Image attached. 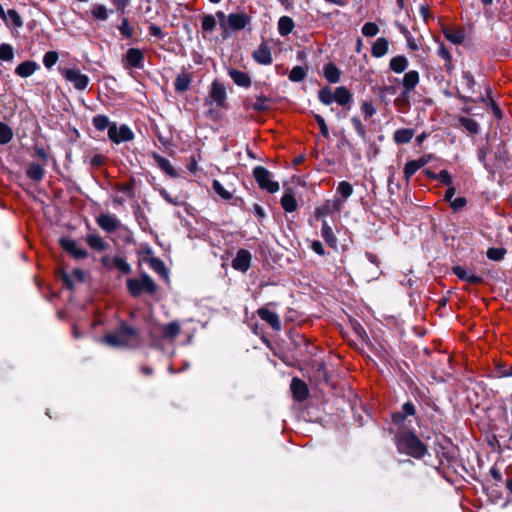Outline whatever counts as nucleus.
<instances>
[{
  "instance_id": "nucleus-1",
  "label": "nucleus",
  "mask_w": 512,
  "mask_h": 512,
  "mask_svg": "<svg viewBox=\"0 0 512 512\" xmlns=\"http://www.w3.org/2000/svg\"><path fill=\"white\" fill-rule=\"evenodd\" d=\"M139 341V331L125 324L103 337V342L111 347H132L138 345Z\"/></svg>"
},
{
  "instance_id": "nucleus-2",
  "label": "nucleus",
  "mask_w": 512,
  "mask_h": 512,
  "mask_svg": "<svg viewBox=\"0 0 512 512\" xmlns=\"http://www.w3.org/2000/svg\"><path fill=\"white\" fill-rule=\"evenodd\" d=\"M397 447L400 453L414 458H422L427 453L426 445L411 432H405L398 437Z\"/></svg>"
},
{
  "instance_id": "nucleus-3",
  "label": "nucleus",
  "mask_w": 512,
  "mask_h": 512,
  "mask_svg": "<svg viewBox=\"0 0 512 512\" xmlns=\"http://www.w3.org/2000/svg\"><path fill=\"white\" fill-rule=\"evenodd\" d=\"M181 333V325L178 321H172L167 324H158L151 328L149 335L152 345L160 347L162 341L169 343L174 342L176 337Z\"/></svg>"
},
{
  "instance_id": "nucleus-4",
  "label": "nucleus",
  "mask_w": 512,
  "mask_h": 512,
  "mask_svg": "<svg viewBox=\"0 0 512 512\" xmlns=\"http://www.w3.org/2000/svg\"><path fill=\"white\" fill-rule=\"evenodd\" d=\"M127 288L131 295L138 296L142 292L153 294L157 290V285L148 275H142L140 279H127Z\"/></svg>"
},
{
  "instance_id": "nucleus-5",
  "label": "nucleus",
  "mask_w": 512,
  "mask_h": 512,
  "mask_svg": "<svg viewBox=\"0 0 512 512\" xmlns=\"http://www.w3.org/2000/svg\"><path fill=\"white\" fill-rule=\"evenodd\" d=\"M253 176L259 187L269 193L279 190V183L272 180L271 173L263 166H256L253 169Z\"/></svg>"
},
{
  "instance_id": "nucleus-6",
  "label": "nucleus",
  "mask_w": 512,
  "mask_h": 512,
  "mask_svg": "<svg viewBox=\"0 0 512 512\" xmlns=\"http://www.w3.org/2000/svg\"><path fill=\"white\" fill-rule=\"evenodd\" d=\"M60 72L68 82L73 84L75 89L85 90L87 88L89 84V77L85 74H82L79 70L63 68L60 69Z\"/></svg>"
},
{
  "instance_id": "nucleus-7",
  "label": "nucleus",
  "mask_w": 512,
  "mask_h": 512,
  "mask_svg": "<svg viewBox=\"0 0 512 512\" xmlns=\"http://www.w3.org/2000/svg\"><path fill=\"white\" fill-rule=\"evenodd\" d=\"M108 137L112 142L119 144L121 142L131 141L134 138V134L128 126L122 125L117 127L116 124L113 123L109 126Z\"/></svg>"
},
{
  "instance_id": "nucleus-8",
  "label": "nucleus",
  "mask_w": 512,
  "mask_h": 512,
  "mask_svg": "<svg viewBox=\"0 0 512 512\" xmlns=\"http://www.w3.org/2000/svg\"><path fill=\"white\" fill-rule=\"evenodd\" d=\"M96 223L102 230L108 233L116 231L121 226L119 219L115 215L109 213L100 214L96 218Z\"/></svg>"
},
{
  "instance_id": "nucleus-9",
  "label": "nucleus",
  "mask_w": 512,
  "mask_h": 512,
  "mask_svg": "<svg viewBox=\"0 0 512 512\" xmlns=\"http://www.w3.org/2000/svg\"><path fill=\"white\" fill-rule=\"evenodd\" d=\"M60 245L67 253L76 259H84L88 256L87 251L80 247L73 239L61 238Z\"/></svg>"
},
{
  "instance_id": "nucleus-10",
  "label": "nucleus",
  "mask_w": 512,
  "mask_h": 512,
  "mask_svg": "<svg viewBox=\"0 0 512 512\" xmlns=\"http://www.w3.org/2000/svg\"><path fill=\"white\" fill-rule=\"evenodd\" d=\"M251 253L246 249L238 250L236 257L232 260V267L235 270L246 272L251 266Z\"/></svg>"
},
{
  "instance_id": "nucleus-11",
  "label": "nucleus",
  "mask_w": 512,
  "mask_h": 512,
  "mask_svg": "<svg viewBox=\"0 0 512 512\" xmlns=\"http://www.w3.org/2000/svg\"><path fill=\"white\" fill-rule=\"evenodd\" d=\"M125 62L129 67L141 69L144 63V54L138 48H130L126 52Z\"/></svg>"
},
{
  "instance_id": "nucleus-12",
  "label": "nucleus",
  "mask_w": 512,
  "mask_h": 512,
  "mask_svg": "<svg viewBox=\"0 0 512 512\" xmlns=\"http://www.w3.org/2000/svg\"><path fill=\"white\" fill-rule=\"evenodd\" d=\"M257 314L263 321H265L267 324H269L272 327V329H274L275 331H279L281 329L280 318L275 312L269 310L266 307H261L257 310Z\"/></svg>"
},
{
  "instance_id": "nucleus-13",
  "label": "nucleus",
  "mask_w": 512,
  "mask_h": 512,
  "mask_svg": "<svg viewBox=\"0 0 512 512\" xmlns=\"http://www.w3.org/2000/svg\"><path fill=\"white\" fill-rule=\"evenodd\" d=\"M253 59L261 65H269L272 63L271 50L266 43H261L252 54Z\"/></svg>"
},
{
  "instance_id": "nucleus-14",
  "label": "nucleus",
  "mask_w": 512,
  "mask_h": 512,
  "mask_svg": "<svg viewBox=\"0 0 512 512\" xmlns=\"http://www.w3.org/2000/svg\"><path fill=\"white\" fill-rule=\"evenodd\" d=\"M250 18L244 13H231L227 16V23L232 30H241L249 23Z\"/></svg>"
},
{
  "instance_id": "nucleus-15",
  "label": "nucleus",
  "mask_w": 512,
  "mask_h": 512,
  "mask_svg": "<svg viewBox=\"0 0 512 512\" xmlns=\"http://www.w3.org/2000/svg\"><path fill=\"white\" fill-rule=\"evenodd\" d=\"M420 80L419 73L415 70H411L407 72L403 79H402V85L404 88L403 94L408 95L414 88L418 85Z\"/></svg>"
},
{
  "instance_id": "nucleus-16",
  "label": "nucleus",
  "mask_w": 512,
  "mask_h": 512,
  "mask_svg": "<svg viewBox=\"0 0 512 512\" xmlns=\"http://www.w3.org/2000/svg\"><path fill=\"white\" fill-rule=\"evenodd\" d=\"M453 273L461 280L468 282L469 284H478L482 282V278L464 267L456 266L453 268Z\"/></svg>"
},
{
  "instance_id": "nucleus-17",
  "label": "nucleus",
  "mask_w": 512,
  "mask_h": 512,
  "mask_svg": "<svg viewBox=\"0 0 512 512\" xmlns=\"http://www.w3.org/2000/svg\"><path fill=\"white\" fill-rule=\"evenodd\" d=\"M38 68H39V65L35 61L28 60V61H24V62L20 63L16 67L15 73L19 77L27 78V77L33 75Z\"/></svg>"
},
{
  "instance_id": "nucleus-18",
  "label": "nucleus",
  "mask_w": 512,
  "mask_h": 512,
  "mask_svg": "<svg viewBox=\"0 0 512 512\" xmlns=\"http://www.w3.org/2000/svg\"><path fill=\"white\" fill-rule=\"evenodd\" d=\"M291 390L294 397L299 401L305 400L308 396L307 385L299 378L292 379Z\"/></svg>"
},
{
  "instance_id": "nucleus-19",
  "label": "nucleus",
  "mask_w": 512,
  "mask_h": 512,
  "mask_svg": "<svg viewBox=\"0 0 512 512\" xmlns=\"http://www.w3.org/2000/svg\"><path fill=\"white\" fill-rule=\"evenodd\" d=\"M229 76L233 80V82L241 87L248 88L251 86V78L250 76L243 71L231 69L229 70Z\"/></svg>"
},
{
  "instance_id": "nucleus-20",
  "label": "nucleus",
  "mask_w": 512,
  "mask_h": 512,
  "mask_svg": "<svg viewBox=\"0 0 512 512\" xmlns=\"http://www.w3.org/2000/svg\"><path fill=\"white\" fill-rule=\"evenodd\" d=\"M211 99L217 103V105L222 106L226 100V91L223 85L218 82H213L210 91Z\"/></svg>"
},
{
  "instance_id": "nucleus-21",
  "label": "nucleus",
  "mask_w": 512,
  "mask_h": 512,
  "mask_svg": "<svg viewBox=\"0 0 512 512\" xmlns=\"http://www.w3.org/2000/svg\"><path fill=\"white\" fill-rule=\"evenodd\" d=\"M389 48L388 40L381 37L372 45L371 54L373 57L380 58L387 54Z\"/></svg>"
},
{
  "instance_id": "nucleus-22",
  "label": "nucleus",
  "mask_w": 512,
  "mask_h": 512,
  "mask_svg": "<svg viewBox=\"0 0 512 512\" xmlns=\"http://www.w3.org/2000/svg\"><path fill=\"white\" fill-rule=\"evenodd\" d=\"M443 34L445 38L453 44H461L465 38L463 31L452 27H444Z\"/></svg>"
},
{
  "instance_id": "nucleus-23",
  "label": "nucleus",
  "mask_w": 512,
  "mask_h": 512,
  "mask_svg": "<svg viewBox=\"0 0 512 512\" xmlns=\"http://www.w3.org/2000/svg\"><path fill=\"white\" fill-rule=\"evenodd\" d=\"M153 159L156 162V164L158 165V167L163 172H165L167 175H169L171 177L177 176L176 170L174 169V167L172 166V164L170 163V161L168 159L160 156L159 154H154Z\"/></svg>"
},
{
  "instance_id": "nucleus-24",
  "label": "nucleus",
  "mask_w": 512,
  "mask_h": 512,
  "mask_svg": "<svg viewBox=\"0 0 512 512\" xmlns=\"http://www.w3.org/2000/svg\"><path fill=\"white\" fill-rule=\"evenodd\" d=\"M281 205L283 209L288 213H292L297 210V200L291 191H286L284 193L281 198Z\"/></svg>"
},
{
  "instance_id": "nucleus-25",
  "label": "nucleus",
  "mask_w": 512,
  "mask_h": 512,
  "mask_svg": "<svg viewBox=\"0 0 512 512\" xmlns=\"http://www.w3.org/2000/svg\"><path fill=\"white\" fill-rule=\"evenodd\" d=\"M335 102L341 106L349 105L352 95L349 90L344 86H339L334 91Z\"/></svg>"
},
{
  "instance_id": "nucleus-26",
  "label": "nucleus",
  "mask_w": 512,
  "mask_h": 512,
  "mask_svg": "<svg viewBox=\"0 0 512 512\" xmlns=\"http://www.w3.org/2000/svg\"><path fill=\"white\" fill-rule=\"evenodd\" d=\"M414 136V130L401 128L394 132L393 139L397 144H406L411 141Z\"/></svg>"
},
{
  "instance_id": "nucleus-27",
  "label": "nucleus",
  "mask_w": 512,
  "mask_h": 512,
  "mask_svg": "<svg viewBox=\"0 0 512 512\" xmlns=\"http://www.w3.org/2000/svg\"><path fill=\"white\" fill-rule=\"evenodd\" d=\"M86 242L91 249L96 251H104L107 248V244L98 234H88L86 236Z\"/></svg>"
},
{
  "instance_id": "nucleus-28",
  "label": "nucleus",
  "mask_w": 512,
  "mask_h": 512,
  "mask_svg": "<svg viewBox=\"0 0 512 512\" xmlns=\"http://www.w3.org/2000/svg\"><path fill=\"white\" fill-rule=\"evenodd\" d=\"M192 82V76L189 73H181L176 77L174 86L177 92H185L188 90Z\"/></svg>"
},
{
  "instance_id": "nucleus-29",
  "label": "nucleus",
  "mask_w": 512,
  "mask_h": 512,
  "mask_svg": "<svg viewBox=\"0 0 512 512\" xmlns=\"http://www.w3.org/2000/svg\"><path fill=\"white\" fill-rule=\"evenodd\" d=\"M326 80L330 83H337L340 80V70L333 63H328L323 69Z\"/></svg>"
},
{
  "instance_id": "nucleus-30",
  "label": "nucleus",
  "mask_w": 512,
  "mask_h": 512,
  "mask_svg": "<svg viewBox=\"0 0 512 512\" xmlns=\"http://www.w3.org/2000/svg\"><path fill=\"white\" fill-rule=\"evenodd\" d=\"M62 278L67 287L72 288L74 281H84L85 273L81 269H74L71 274H63Z\"/></svg>"
},
{
  "instance_id": "nucleus-31",
  "label": "nucleus",
  "mask_w": 512,
  "mask_h": 512,
  "mask_svg": "<svg viewBox=\"0 0 512 512\" xmlns=\"http://www.w3.org/2000/svg\"><path fill=\"white\" fill-rule=\"evenodd\" d=\"M321 236L324 239V241L329 246H336L337 244V238L332 230V228L328 225L327 221H323L322 228H321Z\"/></svg>"
},
{
  "instance_id": "nucleus-32",
  "label": "nucleus",
  "mask_w": 512,
  "mask_h": 512,
  "mask_svg": "<svg viewBox=\"0 0 512 512\" xmlns=\"http://www.w3.org/2000/svg\"><path fill=\"white\" fill-rule=\"evenodd\" d=\"M389 66L395 73H402L408 67V60L404 56H396L390 60Z\"/></svg>"
},
{
  "instance_id": "nucleus-33",
  "label": "nucleus",
  "mask_w": 512,
  "mask_h": 512,
  "mask_svg": "<svg viewBox=\"0 0 512 512\" xmlns=\"http://www.w3.org/2000/svg\"><path fill=\"white\" fill-rule=\"evenodd\" d=\"M294 28V22L292 18L288 16H282L278 21V31L280 35L287 36L292 32Z\"/></svg>"
},
{
  "instance_id": "nucleus-34",
  "label": "nucleus",
  "mask_w": 512,
  "mask_h": 512,
  "mask_svg": "<svg viewBox=\"0 0 512 512\" xmlns=\"http://www.w3.org/2000/svg\"><path fill=\"white\" fill-rule=\"evenodd\" d=\"M26 173L30 179L34 181H40L44 177L45 171L39 164L32 163L29 165Z\"/></svg>"
},
{
  "instance_id": "nucleus-35",
  "label": "nucleus",
  "mask_w": 512,
  "mask_h": 512,
  "mask_svg": "<svg viewBox=\"0 0 512 512\" xmlns=\"http://www.w3.org/2000/svg\"><path fill=\"white\" fill-rule=\"evenodd\" d=\"M250 107L256 111H266L271 107V100L266 96H257L255 101L250 104Z\"/></svg>"
},
{
  "instance_id": "nucleus-36",
  "label": "nucleus",
  "mask_w": 512,
  "mask_h": 512,
  "mask_svg": "<svg viewBox=\"0 0 512 512\" xmlns=\"http://www.w3.org/2000/svg\"><path fill=\"white\" fill-rule=\"evenodd\" d=\"M91 15L94 19L106 21L108 19L109 13L106 6L102 4H96L91 9Z\"/></svg>"
},
{
  "instance_id": "nucleus-37",
  "label": "nucleus",
  "mask_w": 512,
  "mask_h": 512,
  "mask_svg": "<svg viewBox=\"0 0 512 512\" xmlns=\"http://www.w3.org/2000/svg\"><path fill=\"white\" fill-rule=\"evenodd\" d=\"M437 54L445 61V67L450 71L452 69V56L443 43L439 45Z\"/></svg>"
},
{
  "instance_id": "nucleus-38",
  "label": "nucleus",
  "mask_w": 512,
  "mask_h": 512,
  "mask_svg": "<svg viewBox=\"0 0 512 512\" xmlns=\"http://www.w3.org/2000/svg\"><path fill=\"white\" fill-rule=\"evenodd\" d=\"M12 137V129L7 124L0 122V144L9 143Z\"/></svg>"
},
{
  "instance_id": "nucleus-39",
  "label": "nucleus",
  "mask_w": 512,
  "mask_h": 512,
  "mask_svg": "<svg viewBox=\"0 0 512 512\" xmlns=\"http://www.w3.org/2000/svg\"><path fill=\"white\" fill-rule=\"evenodd\" d=\"M337 193L340 194L344 200H346L352 195L353 186L347 181H341L338 183Z\"/></svg>"
},
{
  "instance_id": "nucleus-40",
  "label": "nucleus",
  "mask_w": 512,
  "mask_h": 512,
  "mask_svg": "<svg viewBox=\"0 0 512 512\" xmlns=\"http://www.w3.org/2000/svg\"><path fill=\"white\" fill-rule=\"evenodd\" d=\"M318 98L325 105H330L333 101H335L334 92H332L328 87L322 88L319 91Z\"/></svg>"
},
{
  "instance_id": "nucleus-41",
  "label": "nucleus",
  "mask_w": 512,
  "mask_h": 512,
  "mask_svg": "<svg viewBox=\"0 0 512 512\" xmlns=\"http://www.w3.org/2000/svg\"><path fill=\"white\" fill-rule=\"evenodd\" d=\"M14 58V51L10 44L2 43L0 45V60L11 61Z\"/></svg>"
},
{
  "instance_id": "nucleus-42",
  "label": "nucleus",
  "mask_w": 512,
  "mask_h": 512,
  "mask_svg": "<svg viewBox=\"0 0 512 512\" xmlns=\"http://www.w3.org/2000/svg\"><path fill=\"white\" fill-rule=\"evenodd\" d=\"M113 266L117 268L123 274H129L131 272V267L127 263V261L122 257H115L112 260Z\"/></svg>"
},
{
  "instance_id": "nucleus-43",
  "label": "nucleus",
  "mask_w": 512,
  "mask_h": 512,
  "mask_svg": "<svg viewBox=\"0 0 512 512\" xmlns=\"http://www.w3.org/2000/svg\"><path fill=\"white\" fill-rule=\"evenodd\" d=\"M419 169L420 167L415 160L408 161L403 171L405 178L409 180Z\"/></svg>"
},
{
  "instance_id": "nucleus-44",
  "label": "nucleus",
  "mask_w": 512,
  "mask_h": 512,
  "mask_svg": "<svg viewBox=\"0 0 512 512\" xmlns=\"http://www.w3.org/2000/svg\"><path fill=\"white\" fill-rule=\"evenodd\" d=\"M202 29L206 32H212L216 27V19L213 15H204L202 17Z\"/></svg>"
},
{
  "instance_id": "nucleus-45",
  "label": "nucleus",
  "mask_w": 512,
  "mask_h": 512,
  "mask_svg": "<svg viewBox=\"0 0 512 512\" xmlns=\"http://www.w3.org/2000/svg\"><path fill=\"white\" fill-rule=\"evenodd\" d=\"M93 125L99 131H103L106 128L109 129V119L104 115H97L93 118Z\"/></svg>"
},
{
  "instance_id": "nucleus-46",
  "label": "nucleus",
  "mask_w": 512,
  "mask_h": 512,
  "mask_svg": "<svg viewBox=\"0 0 512 512\" xmlns=\"http://www.w3.org/2000/svg\"><path fill=\"white\" fill-rule=\"evenodd\" d=\"M460 123L470 133H478L479 125L475 120L463 117L460 119Z\"/></svg>"
},
{
  "instance_id": "nucleus-47",
  "label": "nucleus",
  "mask_w": 512,
  "mask_h": 512,
  "mask_svg": "<svg viewBox=\"0 0 512 512\" xmlns=\"http://www.w3.org/2000/svg\"><path fill=\"white\" fill-rule=\"evenodd\" d=\"M305 76V70L301 66H295L290 71L289 79L293 82H300L305 78Z\"/></svg>"
},
{
  "instance_id": "nucleus-48",
  "label": "nucleus",
  "mask_w": 512,
  "mask_h": 512,
  "mask_svg": "<svg viewBox=\"0 0 512 512\" xmlns=\"http://www.w3.org/2000/svg\"><path fill=\"white\" fill-rule=\"evenodd\" d=\"M379 32V27L376 23L373 22H367L362 27V34L365 37H373L377 35Z\"/></svg>"
},
{
  "instance_id": "nucleus-49",
  "label": "nucleus",
  "mask_w": 512,
  "mask_h": 512,
  "mask_svg": "<svg viewBox=\"0 0 512 512\" xmlns=\"http://www.w3.org/2000/svg\"><path fill=\"white\" fill-rule=\"evenodd\" d=\"M58 53L56 51H49L43 57V64L46 68H52L58 61Z\"/></svg>"
},
{
  "instance_id": "nucleus-50",
  "label": "nucleus",
  "mask_w": 512,
  "mask_h": 512,
  "mask_svg": "<svg viewBox=\"0 0 512 512\" xmlns=\"http://www.w3.org/2000/svg\"><path fill=\"white\" fill-rule=\"evenodd\" d=\"M486 254L490 260L499 261L504 258L506 250L504 248H489Z\"/></svg>"
},
{
  "instance_id": "nucleus-51",
  "label": "nucleus",
  "mask_w": 512,
  "mask_h": 512,
  "mask_svg": "<svg viewBox=\"0 0 512 512\" xmlns=\"http://www.w3.org/2000/svg\"><path fill=\"white\" fill-rule=\"evenodd\" d=\"M212 186L214 191L223 199L229 200L232 198V193L227 191L218 180H214Z\"/></svg>"
},
{
  "instance_id": "nucleus-52",
  "label": "nucleus",
  "mask_w": 512,
  "mask_h": 512,
  "mask_svg": "<svg viewBox=\"0 0 512 512\" xmlns=\"http://www.w3.org/2000/svg\"><path fill=\"white\" fill-rule=\"evenodd\" d=\"M6 17L11 21V23L15 27L19 28V27L23 26V21L16 10H14V9L8 10Z\"/></svg>"
},
{
  "instance_id": "nucleus-53",
  "label": "nucleus",
  "mask_w": 512,
  "mask_h": 512,
  "mask_svg": "<svg viewBox=\"0 0 512 512\" xmlns=\"http://www.w3.org/2000/svg\"><path fill=\"white\" fill-rule=\"evenodd\" d=\"M121 35L126 38H131L133 35V28L129 25L127 18H123L121 25L119 26Z\"/></svg>"
},
{
  "instance_id": "nucleus-54",
  "label": "nucleus",
  "mask_w": 512,
  "mask_h": 512,
  "mask_svg": "<svg viewBox=\"0 0 512 512\" xmlns=\"http://www.w3.org/2000/svg\"><path fill=\"white\" fill-rule=\"evenodd\" d=\"M361 110H362V113L364 114L365 118L372 117L376 112L372 102H369V101H365L362 103Z\"/></svg>"
},
{
  "instance_id": "nucleus-55",
  "label": "nucleus",
  "mask_w": 512,
  "mask_h": 512,
  "mask_svg": "<svg viewBox=\"0 0 512 512\" xmlns=\"http://www.w3.org/2000/svg\"><path fill=\"white\" fill-rule=\"evenodd\" d=\"M315 120H316L317 124L319 125L321 134L325 138H328L329 137V129H328V126H327L324 118L317 114V115H315Z\"/></svg>"
},
{
  "instance_id": "nucleus-56",
  "label": "nucleus",
  "mask_w": 512,
  "mask_h": 512,
  "mask_svg": "<svg viewBox=\"0 0 512 512\" xmlns=\"http://www.w3.org/2000/svg\"><path fill=\"white\" fill-rule=\"evenodd\" d=\"M151 267L156 272H158L159 274H162V275H165V276L167 275L165 265H164V263L161 260H159V259H152L151 260Z\"/></svg>"
},
{
  "instance_id": "nucleus-57",
  "label": "nucleus",
  "mask_w": 512,
  "mask_h": 512,
  "mask_svg": "<svg viewBox=\"0 0 512 512\" xmlns=\"http://www.w3.org/2000/svg\"><path fill=\"white\" fill-rule=\"evenodd\" d=\"M437 180L445 185H452V178L447 170H441L437 175Z\"/></svg>"
},
{
  "instance_id": "nucleus-58",
  "label": "nucleus",
  "mask_w": 512,
  "mask_h": 512,
  "mask_svg": "<svg viewBox=\"0 0 512 512\" xmlns=\"http://www.w3.org/2000/svg\"><path fill=\"white\" fill-rule=\"evenodd\" d=\"M351 122H352V125L355 128L356 132L361 137H365L366 131H365V128H364L362 122L360 121V119L357 118V117H354V118L351 119Z\"/></svg>"
},
{
  "instance_id": "nucleus-59",
  "label": "nucleus",
  "mask_w": 512,
  "mask_h": 512,
  "mask_svg": "<svg viewBox=\"0 0 512 512\" xmlns=\"http://www.w3.org/2000/svg\"><path fill=\"white\" fill-rule=\"evenodd\" d=\"M450 204H451V207H452L455 211H457V210H459V209L463 208V207L466 205V199H465V198H463V197H458V198L453 199V200L450 202Z\"/></svg>"
},
{
  "instance_id": "nucleus-60",
  "label": "nucleus",
  "mask_w": 512,
  "mask_h": 512,
  "mask_svg": "<svg viewBox=\"0 0 512 512\" xmlns=\"http://www.w3.org/2000/svg\"><path fill=\"white\" fill-rule=\"evenodd\" d=\"M487 93H488V99L490 101V105H491V108L493 110L494 115L496 117L500 118L501 115H502L501 109L499 108V106L495 103V101L490 96V89L489 88L487 89Z\"/></svg>"
},
{
  "instance_id": "nucleus-61",
  "label": "nucleus",
  "mask_w": 512,
  "mask_h": 512,
  "mask_svg": "<svg viewBox=\"0 0 512 512\" xmlns=\"http://www.w3.org/2000/svg\"><path fill=\"white\" fill-rule=\"evenodd\" d=\"M149 33L150 35L162 39L164 37V34L161 30V28L155 24H151L149 26Z\"/></svg>"
},
{
  "instance_id": "nucleus-62",
  "label": "nucleus",
  "mask_w": 512,
  "mask_h": 512,
  "mask_svg": "<svg viewBox=\"0 0 512 512\" xmlns=\"http://www.w3.org/2000/svg\"><path fill=\"white\" fill-rule=\"evenodd\" d=\"M111 2L116 7V9L121 12L125 11L127 6L130 4V0H111Z\"/></svg>"
},
{
  "instance_id": "nucleus-63",
  "label": "nucleus",
  "mask_w": 512,
  "mask_h": 512,
  "mask_svg": "<svg viewBox=\"0 0 512 512\" xmlns=\"http://www.w3.org/2000/svg\"><path fill=\"white\" fill-rule=\"evenodd\" d=\"M402 412L407 417L411 416V415H414V413H415L414 405L411 402L404 403L403 406H402Z\"/></svg>"
},
{
  "instance_id": "nucleus-64",
  "label": "nucleus",
  "mask_w": 512,
  "mask_h": 512,
  "mask_svg": "<svg viewBox=\"0 0 512 512\" xmlns=\"http://www.w3.org/2000/svg\"><path fill=\"white\" fill-rule=\"evenodd\" d=\"M103 157L99 154H95L90 158L89 163L94 167H99L103 164Z\"/></svg>"
}]
</instances>
